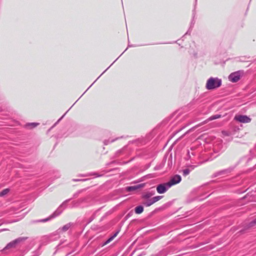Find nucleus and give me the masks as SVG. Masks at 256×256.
Segmentation results:
<instances>
[{
	"mask_svg": "<svg viewBox=\"0 0 256 256\" xmlns=\"http://www.w3.org/2000/svg\"><path fill=\"white\" fill-rule=\"evenodd\" d=\"M222 84V80L218 77L210 78L206 81V88L208 90H213L220 88Z\"/></svg>",
	"mask_w": 256,
	"mask_h": 256,
	"instance_id": "nucleus-1",
	"label": "nucleus"
},
{
	"mask_svg": "<svg viewBox=\"0 0 256 256\" xmlns=\"http://www.w3.org/2000/svg\"><path fill=\"white\" fill-rule=\"evenodd\" d=\"M70 200V199H68V200H66L64 202L62 203V204H61L60 205V206L58 207V208L52 214H51L48 218L38 220L36 221V222H46L48 221L49 220H51L52 218H54L56 216H59L62 212V210H61V208H65L66 206V204L67 202H68Z\"/></svg>",
	"mask_w": 256,
	"mask_h": 256,
	"instance_id": "nucleus-2",
	"label": "nucleus"
},
{
	"mask_svg": "<svg viewBox=\"0 0 256 256\" xmlns=\"http://www.w3.org/2000/svg\"><path fill=\"white\" fill-rule=\"evenodd\" d=\"M28 238L27 237H20L11 242H9L7 245L5 246V248L3 249V250L4 251L6 250L11 248H15L18 245H21L23 244V242Z\"/></svg>",
	"mask_w": 256,
	"mask_h": 256,
	"instance_id": "nucleus-3",
	"label": "nucleus"
},
{
	"mask_svg": "<svg viewBox=\"0 0 256 256\" xmlns=\"http://www.w3.org/2000/svg\"><path fill=\"white\" fill-rule=\"evenodd\" d=\"M162 198L163 196H154L151 198L142 199V204H144V206L148 207L152 206L156 202L158 201Z\"/></svg>",
	"mask_w": 256,
	"mask_h": 256,
	"instance_id": "nucleus-4",
	"label": "nucleus"
},
{
	"mask_svg": "<svg viewBox=\"0 0 256 256\" xmlns=\"http://www.w3.org/2000/svg\"><path fill=\"white\" fill-rule=\"evenodd\" d=\"M242 74L243 72L241 70L232 72L228 76V80L232 82H236L240 80Z\"/></svg>",
	"mask_w": 256,
	"mask_h": 256,
	"instance_id": "nucleus-5",
	"label": "nucleus"
},
{
	"mask_svg": "<svg viewBox=\"0 0 256 256\" xmlns=\"http://www.w3.org/2000/svg\"><path fill=\"white\" fill-rule=\"evenodd\" d=\"M170 188L168 182L160 184L157 185L156 190L158 194H162L165 193Z\"/></svg>",
	"mask_w": 256,
	"mask_h": 256,
	"instance_id": "nucleus-6",
	"label": "nucleus"
},
{
	"mask_svg": "<svg viewBox=\"0 0 256 256\" xmlns=\"http://www.w3.org/2000/svg\"><path fill=\"white\" fill-rule=\"evenodd\" d=\"M233 170V168H228L221 170L220 171H218L217 172H214L212 174V178H216L218 176H222L224 175H227L228 174L230 173L232 170Z\"/></svg>",
	"mask_w": 256,
	"mask_h": 256,
	"instance_id": "nucleus-7",
	"label": "nucleus"
},
{
	"mask_svg": "<svg viewBox=\"0 0 256 256\" xmlns=\"http://www.w3.org/2000/svg\"><path fill=\"white\" fill-rule=\"evenodd\" d=\"M234 120L242 123H248L251 121L250 118L246 115H236Z\"/></svg>",
	"mask_w": 256,
	"mask_h": 256,
	"instance_id": "nucleus-8",
	"label": "nucleus"
},
{
	"mask_svg": "<svg viewBox=\"0 0 256 256\" xmlns=\"http://www.w3.org/2000/svg\"><path fill=\"white\" fill-rule=\"evenodd\" d=\"M181 176L178 174H176L170 178L168 183L170 187H171L174 184H178L181 181Z\"/></svg>",
	"mask_w": 256,
	"mask_h": 256,
	"instance_id": "nucleus-9",
	"label": "nucleus"
},
{
	"mask_svg": "<svg viewBox=\"0 0 256 256\" xmlns=\"http://www.w3.org/2000/svg\"><path fill=\"white\" fill-rule=\"evenodd\" d=\"M144 184H140L134 186H128L126 188V190L128 192H132L144 187Z\"/></svg>",
	"mask_w": 256,
	"mask_h": 256,
	"instance_id": "nucleus-10",
	"label": "nucleus"
},
{
	"mask_svg": "<svg viewBox=\"0 0 256 256\" xmlns=\"http://www.w3.org/2000/svg\"><path fill=\"white\" fill-rule=\"evenodd\" d=\"M155 194L154 191L146 192L142 194V199H148Z\"/></svg>",
	"mask_w": 256,
	"mask_h": 256,
	"instance_id": "nucleus-11",
	"label": "nucleus"
},
{
	"mask_svg": "<svg viewBox=\"0 0 256 256\" xmlns=\"http://www.w3.org/2000/svg\"><path fill=\"white\" fill-rule=\"evenodd\" d=\"M120 230H118L112 236L109 238L106 242H104L102 244V246H105L110 242L118 234Z\"/></svg>",
	"mask_w": 256,
	"mask_h": 256,
	"instance_id": "nucleus-12",
	"label": "nucleus"
},
{
	"mask_svg": "<svg viewBox=\"0 0 256 256\" xmlns=\"http://www.w3.org/2000/svg\"><path fill=\"white\" fill-rule=\"evenodd\" d=\"M144 206L142 205H139L134 208V212L136 214H140L144 212Z\"/></svg>",
	"mask_w": 256,
	"mask_h": 256,
	"instance_id": "nucleus-13",
	"label": "nucleus"
},
{
	"mask_svg": "<svg viewBox=\"0 0 256 256\" xmlns=\"http://www.w3.org/2000/svg\"><path fill=\"white\" fill-rule=\"evenodd\" d=\"M72 224L71 222L68 223V224H65L64 226L61 228H59L58 230L60 232V231L66 232L70 228V227L71 226Z\"/></svg>",
	"mask_w": 256,
	"mask_h": 256,
	"instance_id": "nucleus-14",
	"label": "nucleus"
},
{
	"mask_svg": "<svg viewBox=\"0 0 256 256\" xmlns=\"http://www.w3.org/2000/svg\"><path fill=\"white\" fill-rule=\"evenodd\" d=\"M84 200V199H80L77 200H74L72 202V208L78 207L80 204Z\"/></svg>",
	"mask_w": 256,
	"mask_h": 256,
	"instance_id": "nucleus-15",
	"label": "nucleus"
},
{
	"mask_svg": "<svg viewBox=\"0 0 256 256\" xmlns=\"http://www.w3.org/2000/svg\"><path fill=\"white\" fill-rule=\"evenodd\" d=\"M38 124H39L38 123L31 122V123H28L27 124H26V126L27 128L30 127V128H35L36 126H38Z\"/></svg>",
	"mask_w": 256,
	"mask_h": 256,
	"instance_id": "nucleus-16",
	"label": "nucleus"
},
{
	"mask_svg": "<svg viewBox=\"0 0 256 256\" xmlns=\"http://www.w3.org/2000/svg\"><path fill=\"white\" fill-rule=\"evenodd\" d=\"M102 174H98L96 172H92L86 175L83 176H95L96 177H99L102 176Z\"/></svg>",
	"mask_w": 256,
	"mask_h": 256,
	"instance_id": "nucleus-17",
	"label": "nucleus"
},
{
	"mask_svg": "<svg viewBox=\"0 0 256 256\" xmlns=\"http://www.w3.org/2000/svg\"><path fill=\"white\" fill-rule=\"evenodd\" d=\"M10 191L8 188H5L0 192V196H3L6 194Z\"/></svg>",
	"mask_w": 256,
	"mask_h": 256,
	"instance_id": "nucleus-18",
	"label": "nucleus"
},
{
	"mask_svg": "<svg viewBox=\"0 0 256 256\" xmlns=\"http://www.w3.org/2000/svg\"><path fill=\"white\" fill-rule=\"evenodd\" d=\"M119 138H116V139H112V140H105L104 142V145H108V144H109L110 143H112V142H114V141H116V140H118Z\"/></svg>",
	"mask_w": 256,
	"mask_h": 256,
	"instance_id": "nucleus-19",
	"label": "nucleus"
},
{
	"mask_svg": "<svg viewBox=\"0 0 256 256\" xmlns=\"http://www.w3.org/2000/svg\"><path fill=\"white\" fill-rule=\"evenodd\" d=\"M220 116H221L220 114L214 115V116H211L209 118V120H214L220 118Z\"/></svg>",
	"mask_w": 256,
	"mask_h": 256,
	"instance_id": "nucleus-20",
	"label": "nucleus"
},
{
	"mask_svg": "<svg viewBox=\"0 0 256 256\" xmlns=\"http://www.w3.org/2000/svg\"><path fill=\"white\" fill-rule=\"evenodd\" d=\"M256 225V218L250 222L248 224V227L251 228Z\"/></svg>",
	"mask_w": 256,
	"mask_h": 256,
	"instance_id": "nucleus-21",
	"label": "nucleus"
},
{
	"mask_svg": "<svg viewBox=\"0 0 256 256\" xmlns=\"http://www.w3.org/2000/svg\"><path fill=\"white\" fill-rule=\"evenodd\" d=\"M182 172L183 175L186 176L190 174V170L188 168H186L182 170Z\"/></svg>",
	"mask_w": 256,
	"mask_h": 256,
	"instance_id": "nucleus-22",
	"label": "nucleus"
},
{
	"mask_svg": "<svg viewBox=\"0 0 256 256\" xmlns=\"http://www.w3.org/2000/svg\"><path fill=\"white\" fill-rule=\"evenodd\" d=\"M95 217H96V214H94L89 218L88 223H88L90 222H92L95 218Z\"/></svg>",
	"mask_w": 256,
	"mask_h": 256,
	"instance_id": "nucleus-23",
	"label": "nucleus"
},
{
	"mask_svg": "<svg viewBox=\"0 0 256 256\" xmlns=\"http://www.w3.org/2000/svg\"><path fill=\"white\" fill-rule=\"evenodd\" d=\"M64 114L48 130H50L54 126H55L64 118Z\"/></svg>",
	"mask_w": 256,
	"mask_h": 256,
	"instance_id": "nucleus-24",
	"label": "nucleus"
},
{
	"mask_svg": "<svg viewBox=\"0 0 256 256\" xmlns=\"http://www.w3.org/2000/svg\"><path fill=\"white\" fill-rule=\"evenodd\" d=\"M117 60L118 58L109 67H108L104 71V72L100 74V76L104 72H105Z\"/></svg>",
	"mask_w": 256,
	"mask_h": 256,
	"instance_id": "nucleus-25",
	"label": "nucleus"
},
{
	"mask_svg": "<svg viewBox=\"0 0 256 256\" xmlns=\"http://www.w3.org/2000/svg\"><path fill=\"white\" fill-rule=\"evenodd\" d=\"M80 180V179H73L72 180L74 182H78L81 180Z\"/></svg>",
	"mask_w": 256,
	"mask_h": 256,
	"instance_id": "nucleus-26",
	"label": "nucleus"
},
{
	"mask_svg": "<svg viewBox=\"0 0 256 256\" xmlns=\"http://www.w3.org/2000/svg\"><path fill=\"white\" fill-rule=\"evenodd\" d=\"M122 150H118L116 152V154H120L121 152H122Z\"/></svg>",
	"mask_w": 256,
	"mask_h": 256,
	"instance_id": "nucleus-27",
	"label": "nucleus"
},
{
	"mask_svg": "<svg viewBox=\"0 0 256 256\" xmlns=\"http://www.w3.org/2000/svg\"><path fill=\"white\" fill-rule=\"evenodd\" d=\"M77 196V194H75L74 195V198H76Z\"/></svg>",
	"mask_w": 256,
	"mask_h": 256,
	"instance_id": "nucleus-28",
	"label": "nucleus"
},
{
	"mask_svg": "<svg viewBox=\"0 0 256 256\" xmlns=\"http://www.w3.org/2000/svg\"><path fill=\"white\" fill-rule=\"evenodd\" d=\"M93 84H94V83H92V84H90V87L88 88V89L90 87H91V86H92Z\"/></svg>",
	"mask_w": 256,
	"mask_h": 256,
	"instance_id": "nucleus-29",
	"label": "nucleus"
},
{
	"mask_svg": "<svg viewBox=\"0 0 256 256\" xmlns=\"http://www.w3.org/2000/svg\"><path fill=\"white\" fill-rule=\"evenodd\" d=\"M93 84H94V83H92V84H90V87L88 88V89L90 87H91V86H92Z\"/></svg>",
	"mask_w": 256,
	"mask_h": 256,
	"instance_id": "nucleus-30",
	"label": "nucleus"
},
{
	"mask_svg": "<svg viewBox=\"0 0 256 256\" xmlns=\"http://www.w3.org/2000/svg\"><path fill=\"white\" fill-rule=\"evenodd\" d=\"M93 84H94V83H92V84H90V87L88 88V89L90 87H91V86H92Z\"/></svg>",
	"mask_w": 256,
	"mask_h": 256,
	"instance_id": "nucleus-31",
	"label": "nucleus"
},
{
	"mask_svg": "<svg viewBox=\"0 0 256 256\" xmlns=\"http://www.w3.org/2000/svg\"><path fill=\"white\" fill-rule=\"evenodd\" d=\"M93 84H94V83H92V84H90V87L88 88V89L90 87H91V86H92Z\"/></svg>",
	"mask_w": 256,
	"mask_h": 256,
	"instance_id": "nucleus-32",
	"label": "nucleus"
},
{
	"mask_svg": "<svg viewBox=\"0 0 256 256\" xmlns=\"http://www.w3.org/2000/svg\"><path fill=\"white\" fill-rule=\"evenodd\" d=\"M93 84H94V83H92V84H90V87L88 88V89L90 87H91V86H92Z\"/></svg>",
	"mask_w": 256,
	"mask_h": 256,
	"instance_id": "nucleus-33",
	"label": "nucleus"
},
{
	"mask_svg": "<svg viewBox=\"0 0 256 256\" xmlns=\"http://www.w3.org/2000/svg\"><path fill=\"white\" fill-rule=\"evenodd\" d=\"M128 46L130 47V46H132V45H130V44H129V45H128Z\"/></svg>",
	"mask_w": 256,
	"mask_h": 256,
	"instance_id": "nucleus-34",
	"label": "nucleus"
},
{
	"mask_svg": "<svg viewBox=\"0 0 256 256\" xmlns=\"http://www.w3.org/2000/svg\"><path fill=\"white\" fill-rule=\"evenodd\" d=\"M188 154H190V152H189L188 150Z\"/></svg>",
	"mask_w": 256,
	"mask_h": 256,
	"instance_id": "nucleus-35",
	"label": "nucleus"
},
{
	"mask_svg": "<svg viewBox=\"0 0 256 256\" xmlns=\"http://www.w3.org/2000/svg\"><path fill=\"white\" fill-rule=\"evenodd\" d=\"M240 61L244 62V60H240Z\"/></svg>",
	"mask_w": 256,
	"mask_h": 256,
	"instance_id": "nucleus-36",
	"label": "nucleus"
},
{
	"mask_svg": "<svg viewBox=\"0 0 256 256\" xmlns=\"http://www.w3.org/2000/svg\"><path fill=\"white\" fill-rule=\"evenodd\" d=\"M255 148H256V146H255Z\"/></svg>",
	"mask_w": 256,
	"mask_h": 256,
	"instance_id": "nucleus-37",
	"label": "nucleus"
},
{
	"mask_svg": "<svg viewBox=\"0 0 256 256\" xmlns=\"http://www.w3.org/2000/svg\"><path fill=\"white\" fill-rule=\"evenodd\" d=\"M197 0H196V2Z\"/></svg>",
	"mask_w": 256,
	"mask_h": 256,
	"instance_id": "nucleus-38",
	"label": "nucleus"
}]
</instances>
